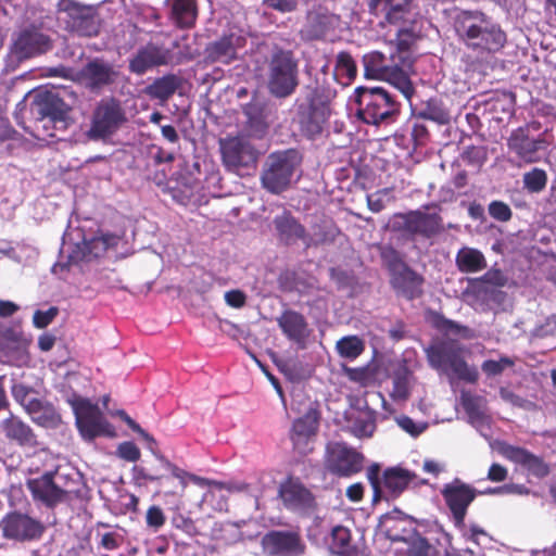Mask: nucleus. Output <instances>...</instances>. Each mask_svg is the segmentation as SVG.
Instances as JSON below:
<instances>
[{"label":"nucleus","mask_w":556,"mask_h":556,"mask_svg":"<svg viewBox=\"0 0 556 556\" xmlns=\"http://www.w3.org/2000/svg\"><path fill=\"white\" fill-rule=\"evenodd\" d=\"M442 330L446 338L433 342L425 351L430 366L448 377L451 382L454 379L473 383L478 379V370L469 366L464 357V346L456 340L450 338L452 334L462 338H469L470 330L451 320H444Z\"/></svg>","instance_id":"1"},{"label":"nucleus","mask_w":556,"mask_h":556,"mask_svg":"<svg viewBox=\"0 0 556 556\" xmlns=\"http://www.w3.org/2000/svg\"><path fill=\"white\" fill-rule=\"evenodd\" d=\"M365 76L387 81L410 101L414 86L410 80L412 61L408 55L391 54L372 51L363 56Z\"/></svg>","instance_id":"2"},{"label":"nucleus","mask_w":556,"mask_h":556,"mask_svg":"<svg viewBox=\"0 0 556 556\" xmlns=\"http://www.w3.org/2000/svg\"><path fill=\"white\" fill-rule=\"evenodd\" d=\"M456 30L468 48L480 53L497 52L506 42L501 27L481 12H463L458 16Z\"/></svg>","instance_id":"3"},{"label":"nucleus","mask_w":556,"mask_h":556,"mask_svg":"<svg viewBox=\"0 0 556 556\" xmlns=\"http://www.w3.org/2000/svg\"><path fill=\"white\" fill-rule=\"evenodd\" d=\"M357 115L366 124H390L400 113V104L384 88H357Z\"/></svg>","instance_id":"4"},{"label":"nucleus","mask_w":556,"mask_h":556,"mask_svg":"<svg viewBox=\"0 0 556 556\" xmlns=\"http://www.w3.org/2000/svg\"><path fill=\"white\" fill-rule=\"evenodd\" d=\"M265 77L271 96L279 99L291 96L299 86V64L293 53L282 49L273 51Z\"/></svg>","instance_id":"5"},{"label":"nucleus","mask_w":556,"mask_h":556,"mask_svg":"<svg viewBox=\"0 0 556 556\" xmlns=\"http://www.w3.org/2000/svg\"><path fill=\"white\" fill-rule=\"evenodd\" d=\"M299 164L300 157L294 150L271 153L262 173L263 187L271 193L285 191L290 186Z\"/></svg>","instance_id":"6"},{"label":"nucleus","mask_w":556,"mask_h":556,"mask_svg":"<svg viewBox=\"0 0 556 556\" xmlns=\"http://www.w3.org/2000/svg\"><path fill=\"white\" fill-rule=\"evenodd\" d=\"M68 402L84 440L92 441L97 437H114V427L106 420L97 404L81 396H73Z\"/></svg>","instance_id":"7"},{"label":"nucleus","mask_w":556,"mask_h":556,"mask_svg":"<svg viewBox=\"0 0 556 556\" xmlns=\"http://www.w3.org/2000/svg\"><path fill=\"white\" fill-rule=\"evenodd\" d=\"M328 116L327 100L318 89L311 90L305 100L298 104L296 121L301 131L308 138L321 132Z\"/></svg>","instance_id":"8"},{"label":"nucleus","mask_w":556,"mask_h":556,"mask_svg":"<svg viewBox=\"0 0 556 556\" xmlns=\"http://www.w3.org/2000/svg\"><path fill=\"white\" fill-rule=\"evenodd\" d=\"M224 165L228 170L241 174L255 166L257 153L247 137L237 136L220 140Z\"/></svg>","instance_id":"9"},{"label":"nucleus","mask_w":556,"mask_h":556,"mask_svg":"<svg viewBox=\"0 0 556 556\" xmlns=\"http://www.w3.org/2000/svg\"><path fill=\"white\" fill-rule=\"evenodd\" d=\"M391 270V285L396 292L406 299H415L422 292L424 279L417 273L408 268L399 257L397 253L389 250L383 253Z\"/></svg>","instance_id":"10"},{"label":"nucleus","mask_w":556,"mask_h":556,"mask_svg":"<svg viewBox=\"0 0 556 556\" xmlns=\"http://www.w3.org/2000/svg\"><path fill=\"white\" fill-rule=\"evenodd\" d=\"M125 122L121 106L114 101H102L94 110L87 136L91 140H105Z\"/></svg>","instance_id":"11"},{"label":"nucleus","mask_w":556,"mask_h":556,"mask_svg":"<svg viewBox=\"0 0 556 556\" xmlns=\"http://www.w3.org/2000/svg\"><path fill=\"white\" fill-rule=\"evenodd\" d=\"M60 14H65L67 26L80 36H93L99 31V17L91 5H81L73 0H60Z\"/></svg>","instance_id":"12"},{"label":"nucleus","mask_w":556,"mask_h":556,"mask_svg":"<svg viewBox=\"0 0 556 556\" xmlns=\"http://www.w3.org/2000/svg\"><path fill=\"white\" fill-rule=\"evenodd\" d=\"M262 552L265 556H301L305 544L300 534L291 530H271L261 539Z\"/></svg>","instance_id":"13"},{"label":"nucleus","mask_w":556,"mask_h":556,"mask_svg":"<svg viewBox=\"0 0 556 556\" xmlns=\"http://www.w3.org/2000/svg\"><path fill=\"white\" fill-rule=\"evenodd\" d=\"M117 75V71L111 63L102 59H93L81 70L75 72L73 79L85 88L99 92L105 87L114 84Z\"/></svg>","instance_id":"14"},{"label":"nucleus","mask_w":556,"mask_h":556,"mask_svg":"<svg viewBox=\"0 0 556 556\" xmlns=\"http://www.w3.org/2000/svg\"><path fill=\"white\" fill-rule=\"evenodd\" d=\"M62 479L59 472H46L38 478L29 479L27 486L35 501L53 507L68 497V491L60 484Z\"/></svg>","instance_id":"15"},{"label":"nucleus","mask_w":556,"mask_h":556,"mask_svg":"<svg viewBox=\"0 0 556 556\" xmlns=\"http://www.w3.org/2000/svg\"><path fill=\"white\" fill-rule=\"evenodd\" d=\"M441 493L452 513L455 526L464 527L467 509L477 495L476 490L462 480L454 479L443 486Z\"/></svg>","instance_id":"16"},{"label":"nucleus","mask_w":556,"mask_h":556,"mask_svg":"<svg viewBox=\"0 0 556 556\" xmlns=\"http://www.w3.org/2000/svg\"><path fill=\"white\" fill-rule=\"evenodd\" d=\"M363 455L345 444L334 443L328 447L327 468L332 473L342 477L361 471Z\"/></svg>","instance_id":"17"},{"label":"nucleus","mask_w":556,"mask_h":556,"mask_svg":"<svg viewBox=\"0 0 556 556\" xmlns=\"http://www.w3.org/2000/svg\"><path fill=\"white\" fill-rule=\"evenodd\" d=\"M3 536L15 541H30L39 538L43 531L42 525L25 514L12 513L0 522Z\"/></svg>","instance_id":"18"},{"label":"nucleus","mask_w":556,"mask_h":556,"mask_svg":"<svg viewBox=\"0 0 556 556\" xmlns=\"http://www.w3.org/2000/svg\"><path fill=\"white\" fill-rule=\"evenodd\" d=\"M172 55L170 49L149 42L132 56L129 68L132 73L142 75L152 67L167 64Z\"/></svg>","instance_id":"19"},{"label":"nucleus","mask_w":556,"mask_h":556,"mask_svg":"<svg viewBox=\"0 0 556 556\" xmlns=\"http://www.w3.org/2000/svg\"><path fill=\"white\" fill-rule=\"evenodd\" d=\"M121 238L112 233H101L91 239H85L83 244L76 245V249L68 253L71 263L80 261H90L102 256L106 251L116 247Z\"/></svg>","instance_id":"20"},{"label":"nucleus","mask_w":556,"mask_h":556,"mask_svg":"<svg viewBox=\"0 0 556 556\" xmlns=\"http://www.w3.org/2000/svg\"><path fill=\"white\" fill-rule=\"evenodd\" d=\"M462 405L468 416L469 424L488 439L492 419L486 410L485 400L481 396L472 395L469 392H463L460 395Z\"/></svg>","instance_id":"21"},{"label":"nucleus","mask_w":556,"mask_h":556,"mask_svg":"<svg viewBox=\"0 0 556 556\" xmlns=\"http://www.w3.org/2000/svg\"><path fill=\"white\" fill-rule=\"evenodd\" d=\"M542 143V140L530 137L525 128L515 129L507 139L509 151L527 164L540 161L539 150Z\"/></svg>","instance_id":"22"},{"label":"nucleus","mask_w":556,"mask_h":556,"mask_svg":"<svg viewBox=\"0 0 556 556\" xmlns=\"http://www.w3.org/2000/svg\"><path fill=\"white\" fill-rule=\"evenodd\" d=\"M317 424V414L312 409L293 422L291 440L300 454L312 451V439L315 435Z\"/></svg>","instance_id":"23"},{"label":"nucleus","mask_w":556,"mask_h":556,"mask_svg":"<svg viewBox=\"0 0 556 556\" xmlns=\"http://www.w3.org/2000/svg\"><path fill=\"white\" fill-rule=\"evenodd\" d=\"M379 526L392 541H407L415 531L413 519L397 509L381 516Z\"/></svg>","instance_id":"24"},{"label":"nucleus","mask_w":556,"mask_h":556,"mask_svg":"<svg viewBox=\"0 0 556 556\" xmlns=\"http://www.w3.org/2000/svg\"><path fill=\"white\" fill-rule=\"evenodd\" d=\"M49 49L48 37L33 29L23 30L13 45V51L18 59L31 58Z\"/></svg>","instance_id":"25"},{"label":"nucleus","mask_w":556,"mask_h":556,"mask_svg":"<svg viewBox=\"0 0 556 556\" xmlns=\"http://www.w3.org/2000/svg\"><path fill=\"white\" fill-rule=\"evenodd\" d=\"M278 326L282 333L292 342L300 346H304L309 336L308 325L304 316L294 311H285L277 318Z\"/></svg>","instance_id":"26"},{"label":"nucleus","mask_w":556,"mask_h":556,"mask_svg":"<svg viewBox=\"0 0 556 556\" xmlns=\"http://www.w3.org/2000/svg\"><path fill=\"white\" fill-rule=\"evenodd\" d=\"M244 43V38L237 34H229L212 42L206 48V58L212 62L228 64L237 58L238 49Z\"/></svg>","instance_id":"27"},{"label":"nucleus","mask_w":556,"mask_h":556,"mask_svg":"<svg viewBox=\"0 0 556 556\" xmlns=\"http://www.w3.org/2000/svg\"><path fill=\"white\" fill-rule=\"evenodd\" d=\"M346 430L358 439L372 437L376 431V413L370 408L351 409L346 414Z\"/></svg>","instance_id":"28"},{"label":"nucleus","mask_w":556,"mask_h":556,"mask_svg":"<svg viewBox=\"0 0 556 556\" xmlns=\"http://www.w3.org/2000/svg\"><path fill=\"white\" fill-rule=\"evenodd\" d=\"M0 430L8 440L21 446H34L37 443L30 427L14 415L0 422Z\"/></svg>","instance_id":"29"},{"label":"nucleus","mask_w":556,"mask_h":556,"mask_svg":"<svg viewBox=\"0 0 556 556\" xmlns=\"http://www.w3.org/2000/svg\"><path fill=\"white\" fill-rule=\"evenodd\" d=\"M36 106L38 113L42 116V121L39 123L42 124L43 129L48 130L50 124L54 127L58 125L61 127L64 126V111L62 109V102L58 97L51 93L45 96L40 94Z\"/></svg>","instance_id":"30"},{"label":"nucleus","mask_w":556,"mask_h":556,"mask_svg":"<svg viewBox=\"0 0 556 556\" xmlns=\"http://www.w3.org/2000/svg\"><path fill=\"white\" fill-rule=\"evenodd\" d=\"M283 504L292 510H302L311 506V493L296 480L289 479L279 490Z\"/></svg>","instance_id":"31"},{"label":"nucleus","mask_w":556,"mask_h":556,"mask_svg":"<svg viewBox=\"0 0 556 556\" xmlns=\"http://www.w3.org/2000/svg\"><path fill=\"white\" fill-rule=\"evenodd\" d=\"M166 5L169 8V18L177 27L193 26L198 16L195 0H166Z\"/></svg>","instance_id":"32"},{"label":"nucleus","mask_w":556,"mask_h":556,"mask_svg":"<svg viewBox=\"0 0 556 556\" xmlns=\"http://www.w3.org/2000/svg\"><path fill=\"white\" fill-rule=\"evenodd\" d=\"M504 454L508 459L523 466L530 473L538 478H542L548 473L547 465L540 457L523 448L507 446L504 450Z\"/></svg>","instance_id":"33"},{"label":"nucleus","mask_w":556,"mask_h":556,"mask_svg":"<svg viewBox=\"0 0 556 556\" xmlns=\"http://www.w3.org/2000/svg\"><path fill=\"white\" fill-rule=\"evenodd\" d=\"M279 238L286 243H293L305 238V230L290 213L283 212L274 219Z\"/></svg>","instance_id":"34"},{"label":"nucleus","mask_w":556,"mask_h":556,"mask_svg":"<svg viewBox=\"0 0 556 556\" xmlns=\"http://www.w3.org/2000/svg\"><path fill=\"white\" fill-rule=\"evenodd\" d=\"M456 266L462 273H478L486 267V261L481 251L463 247L456 254Z\"/></svg>","instance_id":"35"},{"label":"nucleus","mask_w":556,"mask_h":556,"mask_svg":"<svg viewBox=\"0 0 556 556\" xmlns=\"http://www.w3.org/2000/svg\"><path fill=\"white\" fill-rule=\"evenodd\" d=\"M417 115L438 124H447L451 119L448 108L443 99L438 97L421 102L420 106L417 109Z\"/></svg>","instance_id":"36"},{"label":"nucleus","mask_w":556,"mask_h":556,"mask_svg":"<svg viewBox=\"0 0 556 556\" xmlns=\"http://www.w3.org/2000/svg\"><path fill=\"white\" fill-rule=\"evenodd\" d=\"M412 235L431 236L441 228L440 217L437 214L420 211L410 212Z\"/></svg>","instance_id":"37"},{"label":"nucleus","mask_w":556,"mask_h":556,"mask_svg":"<svg viewBox=\"0 0 556 556\" xmlns=\"http://www.w3.org/2000/svg\"><path fill=\"white\" fill-rule=\"evenodd\" d=\"M206 486H210L208 492L205 494V500L213 502L216 500V503H212L214 509L218 511L227 510L228 504L227 498L228 495L235 491H241L243 490V486L235 485V484H225L217 481H211L210 484H206Z\"/></svg>","instance_id":"38"},{"label":"nucleus","mask_w":556,"mask_h":556,"mask_svg":"<svg viewBox=\"0 0 556 556\" xmlns=\"http://www.w3.org/2000/svg\"><path fill=\"white\" fill-rule=\"evenodd\" d=\"M415 475L402 468H391L383 475L384 488L394 495L403 492L413 481Z\"/></svg>","instance_id":"39"},{"label":"nucleus","mask_w":556,"mask_h":556,"mask_svg":"<svg viewBox=\"0 0 556 556\" xmlns=\"http://www.w3.org/2000/svg\"><path fill=\"white\" fill-rule=\"evenodd\" d=\"M414 384V376L406 369H400L392 376L390 396L395 402H405Z\"/></svg>","instance_id":"40"},{"label":"nucleus","mask_w":556,"mask_h":556,"mask_svg":"<svg viewBox=\"0 0 556 556\" xmlns=\"http://www.w3.org/2000/svg\"><path fill=\"white\" fill-rule=\"evenodd\" d=\"M328 545L333 554L351 556L353 554V546L350 530L342 526L334 527L330 533Z\"/></svg>","instance_id":"41"},{"label":"nucleus","mask_w":556,"mask_h":556,"mask_svg":"<svg viewBox=\"0 0 556 556\" xmlns=\"http://www.w3.org/2000/svg\"><path fill=\"white\" fill-rule=\"evenodd\" d=\"M356 64L348 52H340L337 55L333 70L334 79L342 86H348L356 76Z\"/></svg>","instance_id":"42"},{"label":"nucleus","mask_w":556,"mask_h":556,"mask_svg":"<svg viewBox=\"0 0 556 556\" xmlns=\"http://www.w3.org/2000/svg\"><path fill=\"white\" fill-rule=\"evenodd\" d=\"M160 464L164 469L168 470L174 478L179 480L182 489L187 488L189 481L201 488H204L206 486V484H210V480L195 476L179 468L174 463H172L167 457H161Z\"/></svg>","instance_id":"43"},{"label":"nucleus","mask_w":556,"mask_h":556,"mask_svg":"<svg viewBox=\"0 0 556 556\" xmlns=\"http://www.w3.org/2000/svg\"><path fill=\"white\" fill-rule=\"evenodd\" d=\"M178 86V78L174 75H167L156 79L152 85H150L148 87V93L152 98L159 100H167L172 94L175 93Z\"/></svg>","instance_id":"44"},{"label":"nucleus","mask_w":556,"mask_h":556,"mask_svg":"<svg viewBox=\"0 0 556 556\" xmlns=\"http://www.w3.org/2000/svg\"><path fill=\"white\" fill-rule=\"evenodd\" d=\"M336 349L341 357L354 361L363 353L364 343L356 336H348L337 342Z\"/></svg>","instance_id":"45"},{"label":"nucleus","mask_w":556,"mask_h":556,"mask_svg":"<svg viewBox=\"0 0 556 556\" xmlns=\"http://www.w3.org/2000/svg\"><path fill=\"white\" fill-rule=\"evenodd\" d=\"M522 181L525 189L529 192L539 193L546 187L547 174L544 169L535 167L523 174Z\"/></svg>","instance_id":"46"},{"label":"nucleus","mask_w":556,"mask_h":556,"mask_svg":"<svg viewBox=\"0 0 556 556\" xmlns=\"http://www.w3.org/2000/svg\"><path fill=\"white\" fill-rule=\"evenodd\" d=\"M115 455L125 462L136 463L140 459L141 452L134 442L125 441L117 445Z\"/></svg>","instance_id":"47"},{"label":"nucleus","mask_w":556,"mask_h":556,"mask_svg":"<svg viewBox=\"0 0 556 556\" xmlns=\"http://www.w3.org/2000/svg\"><path fill=\"white\" fill-rule=\"evenodd\" d=\"M387 228L391 231H400L412 235L410 212L394 214L389 219Z\"/></svg>","instance_id":"48"},{"label":"nucleus","mask_w":556,"mask_h":556,"mask_svg":"<svg viewBox=\"0 0 556 556\" xmlns=\"http://www.w3.org/2000/svg\"><path fill=\"white\" fill-rule=\"evenodd\" d=\"M395 420L397 426L403 431H405L406 433L410 434L414 438L420 435L428 427L427 422H417L413 420L410 417L404 415L396 417Z\"/></svg>","instance_id":"49"},{"label":"nucleus","mask_w":556,"mask_h":556,"mask_svg":"<svg viewBox=\"0 0 556 556\" xmlns=\"http://www.w3.org/2000/svg\"><path fill=\"white\" fill-rule=\"evenodd\" d=\"M513 365L514 361L509 357H501L498 361L489 359L483 362L481 368L488 376H496Z\"/></svg>","instance_id":"50"},{"label":"nucleus","mask_w":556,"mask_h":556,"mask_svg":"<svg viewBox=\"0 0 556 556\" xmlns=\"http://www.w3.org/2000/svg\"><path fill=\"white\" fill-rule=\"evenodd\" d=\"M345 376L362 386H367V383L371 380V374L367 367H358V368H351V367H344L343 368Z\"/></svg>","instance_id":"51"},{"label":"nucleus","mask_w":556,"mask_h":556,"mask_svg":"<svg viewBox=\"0 0 556 556\" xmlns=\"http://www.w3.org/2000/svg\"><path fill=\"white\" fill-rule=\"evenodd\" d=\"M31 419L41 426H52L58 421V415L52 406L45 405L40 413L31 416Z\"/></svg>","instance_id":"52"},{"label":"nucleus","mask_w":556,"mask_h":556,"mask_svg":"<svg viewBox=\"0 0 556 556\" xmlns=\"http://www.w3.org/2000/svg\"><path fill=\"white\" fill-rule=\"evenodd\" d=\"M58 315V308L50 307L47 311H36L33 317V323L36 328H46Z\"/></svg>","instance_id":"53"},{"label":"nucleus","mask_w":556,"mask_h":556,"mask_svg":"<svg viewBox=\"0 0 556 556\" xmlns=\"http://www.w3.org/2000/svg\"><path fill=\"white\" fill-rule=\"evenodd\" d=\"M490 215L501 222H506L511 217V210L507 204L501 201H493L489 205Z\"/></svg>","instance_id":"54"},{"label":"nucleus","mask_w":556,"mask_h":556,"mask_svg":"<svg viewBox=\"0 0 556 556\" xmlns=\"http://www.w3.org/2000/svg\"><path fill=\"white\" fill-rule=\"evenodd\" d=\"M147 525L157 530L165 522V516L163 510L159 506H151L146 516Z\"/></svg>","instance_id":"55"},{"label":"nucleus","mask_w":556,"mask_h":556,"mask_svg":"<svg viewBox=\"0 0 556 556\" xmlns=\"http://www.w3.org/2000/svg\"><path fill=\"white\" fill-rule=\"evenodd\" d=\"M388 192L386 190L367 195V204L371 212L379 213L386 207V199Z\"/></svg>","instance_id":"56"},{"label":"nucleus","mask_w":556,"mask_h":556,"mask_svg":"<svg viewBox=\"0 0 556 556\" xmlns=\"http://www.w3.org/2000/svg\"><path fill=\"white\" fill-rule=\"evenodd\" d=\"M500 395L503 401H505L514 406L527 407L528 405H530V402H528L527 400L515 394L513 391H510L507 388H501Z\"/></svg>","instance_id":"57"},{"label":"nucleus","mask_w":556,"mask_h":556,"mask_svg":"<svg viewBox=\"0 0 556 556\" xmlns=\"http://www.w3.org/2000/svg\"><path fill=\"white\" fill-rule=\"evenodd\" d=\"M379 473H380V467L378 464H372L367 469V478L374 489V500L377 501L380 497V486H379Z\"/></svg>","instance_id":"58"},{"label":"nucleus","mask_w":556,"mask_h":556,"mask_svg":"<svg viewBox=\"0 0 556 556\" xmlns=\"http://www.w3.org/2000/svg\"><path fill=\"white\" fill-rule=\"evenodd\" d=\"M264 2L271 9L280 12H291L295 9L296 0H264Z\"/></svg>","instance_id":"59"},{"label":"nucleus","mask_w":556,"mask_h":556,"mask_svg":"<svg viewBox=\"0 0 556 556\" xmlns=\"http://www.w3.org/2000/svg\"><path fill=\"white\" fill-rule=\"evenodd\" d=\"M132 475L137 481L143 480L146 482H156L162 479L161 475L150 473L146 468L141 466H134Z\"/></svg>","instance_id":"60"},{"label":"nucleus","mask_w":556,"mask_h":556,"mask_svg":"<svg viewBox=\"0 0 556 556\" xmlns=\"http://www.w3.org/2000/svg\"><path fill=\"white\" fill-rule=\"evenodd\" d=\"M147 443V448L152 453V455L155 457L157 462H160L161 457H166L157 450V442L156 440L149 434L144 429H141V431L138 433Z\"/></svg>","instance_id":"61"},{"label":"nucleus","mask_w":556,"mask_h":556,"mask_svg":"<svg viewBox=\"0 0 556 556\" xmlns=\"http://www.w3.org/2000/svg\"><path fill=\"white\" fill-rule=\"evenodd\" d=\"M31 392L33 391L28 387L21 383H16L12 387V395L22 406L28 397H30Z\"/></svg>","instance_id":"62"},{"label":"nucleus","mask_w":556,"mask_h":556,"mask_svg":"<svg viewBox=\"0 0 556 556\" xmlns=\"http://www.w3.org/2000/svg\"><path fill=\"white\" fill-rule=\"evenodd\" d=\"M481 281L493 286H504L505 277L498 269H490L482 277Z\"/></svg>","instance_id":"63"},{"label":"nucleus","mask_w":556,"mask_h":556,"mask_svg":"<svg viewBox=\"0 0 556 556\" xmlns=\"http://www.w3.org/2000/svg\"><path fill=\"white\" fill-rule=\"evenodd\" d=\"M225 301L232 307H241L245 302V296L241 291L232 290L225 293Z\"/></svg>","instance_id":"64"}]
</instances>
